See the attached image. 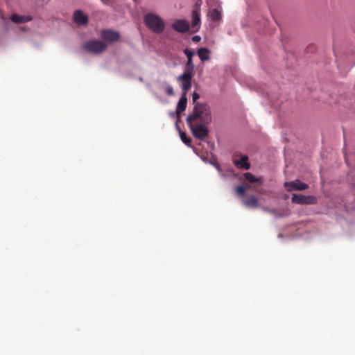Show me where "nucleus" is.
<instances>
[{
    "label": "nucleus",
    "instance_id": "obj_21",
    "mask_svg": "<svg viewBox=\"0 0 355 355\" xmlns=\"http://www.w3.org/2000/svg\"><path fill=\"white\" fill-rule=\"evenodd\" d=\"M250 188V187L248 185L246 187L241 185V186H238L236 188L235 191L237 193V194H239V196H243L245 194L246 190Z\"/></svg>",
    "mask_w": 355,
    "mask_h": 355
},
{
    "label": "nucleus",
    "instance_id": "obj_15",
    "mask_svg": "<svg viewBox=\"0 0 355 355\" xmlns=\"http://www.w3.org/2000/svg\"><path fill=\"white\" fill-rule=\"evenodd\" d=\"M245 180L250 183L256 182L259 185L263 184V180L262 178H256L250 173H245L243 175Z\"/></svg>",
    "mask_w": 355,
    "mask_h": 355
},
{
    "label": "nucleus",
    "instance_id": "obj_5",
    "mask_svg": "<svg viewBox=\"0 0 355 355\" xmlns=\"http://www.w3.org/2000/svg\"><path fill=\"white\" fill-rule=\"evenodd\" d=\"M193 122L187 123L193 135L200 140H204L209 134L208 128L206 127L207 124L199 123L196 125L193 124Z\"/></svg>",
    "mask_w": 355,
    "mask_h": 355
},
{
    "label": "nucleus",
    "instance_id": "obj_4",
    "mask_svg": "<svg viewBox=\"0 0 355 355\" xmlns=\"http://www.w3.org/2000/svg\"><path fill=\"white\" fill-rule=\"evenodd\" d=\"M83 48L89 53L98 55L105 51L107 44L103 41L92 40L84 43Z\"/></svg>",
    "mask_w": 355,
    "mask_h": 355
},
{
    "label": "nucleus",
    "instance_id": "obj_12",
    "mask_svg": "<svg viewBox=\"0 0 355 355\" xmlns=\"http://www.w3.org/2000/svg\"><path fill=\"white\" fill-rule=\"evenodd\" d=\"M234 164L236 167L245 170H248L250 167V164L248 162V157L247 155L242 156L240 159L234 160Z\"/></svg>",
    "mask_w": 355,
    "mask_h": 355
},
{
    "label": "nucleus",
    "instance_id": "obj_17",
    "mask_svg": "<svg viewBox=\"0 0 355 355\" xmlns=\"http://www.w3.org/2000/svg\"><path fill=\"white\" fill-rule=\"evenodd\" d=\"M197 53L202 62L209 60V54L210 51L207 48H200L198 50Z\"/></svg>",
    "mask_w": 355,
    "mask_h": 355
},
{
    "label": "nucleus",
    "instance_id": "obj_13",
    "mask_svg": "<svg viewBox=\"0 0 355 355\" xmlns=\"http://www.w3.org/2000/svg\"><path fill=\"white\" fill-rule=\"evenodd\" d=\"M73 19L76 23L83 25L86 24L88 21V17L81 10H76L73 14Z\"/></svg>",
    "mask_w": 355,
    "mask_h": 355
},
{
    "label": "nucleus",
    "instance_id": "obj_23",
    "mask_svg": "<svg viewBox=\"0 0 355 355\" xmlns=\"http://www.w3.org/2000/svg\"><path fill=\"white\" fill-rule=\"evenodd\" d=\"M200 98V95L196 93V92H194L192 95V100H193V103L195 104L196 101Z\"/></svg>",
    "mask_w": 355,
    "mask_h": 355
},
{
    "label": "nucleus",
    "instance_id": "obj_6",
    "mask_svg": "<svg viewBox=\"0 0 355 355\" xmlns=\"http://www.w3.org/2000/svg\"><path fill=\"white\" fill-rule=\"evenodd\" d=\"M191 85H192V83H189V86L187 87H185L184 82H181L182 94L180 99L179 100V101L178 103L177 107H176V114H177L178 116H179L180 115V114L182 112H184L187 108V94L188 91L191 87Z\"/></svg>",
    "mask_w": 355,
    "mask_h": 355
},
{
    "label": "nucleus",
    "instance_id": "obj_1",
    "mask_svg": "<svg viewBox=\"0 0 355 355\" xmlns=\"http://www.w3.org/2000/svg\"><path fill=\"white\" fill-rule=\"evenodd\" d=\"M198 119L204 124H209L211 122L210 108L207 104H196L193 112L187 118V123L194 122Z\"/></svg>",
    "mask_w": 355,
    "mask_h": 355
},
{
    "label": "nucleus",
    "instance_id": "obj_14",
    "mask_svg": "<svg viewBox=\"0 0 355 355\" xmlns=\"http://www.w3.org/2000/svg\"><path fill=\"white\" fill-rule=\"evenodd\" d=\"M11 20L17 24H22L31 21L32 17L30 16H21L17 14H12L11 16Z\"/></svg>",
    "mask_w": 355,
    "mask_h": 355
},
{
    "label": "nucleus",
    "instance_id": "obj_25",
    "mask_svg": "<svg viewBox=\"0 0 355 355\" xmlns=\"http://www.w3.org/2000/svg\"><path fill=\"white\" fill-rule=\"evenodd\" d=\"M268 211H269L270 213H274V210H268V209H266Z\"/></svg>",
    "mask_w": 355,
    "mask_h": 355
},
{
    "label": "nucleus",
    "instance_id": "obj_11",
    "mask_svg": "<svg viewBox=\"0 0 355 355\" xmlns=\"http://www.w3.org/2000/svg\"><path fill=\"white\" fill-rule=\"evenodd\" d=\"M192 26L198 30L200 24V6L198 3L196 4L192 11Z\"/></svg>",
    "mask_w": 355,
    "mask_h": 355
},
{
    "label": "nucleus",
    "instance_id": "obj_18",
    "mask_svg": "<svg viewBox=\"0 0 355 355\" xmlns=\"http://www.w3.org/2000/svg\"><path fill=\"white\" fill-rule=\"evenodd\" d=\"M161 89L164 91L167 96H171L174 94L173 88L168 83L164 82L161 85Z\"/></svg>",
    "mask_w": 355,
    "mask_h": 355
},
{
    "label": "nucleus",
    "instance_id": "obj_3",
    "mask_svg": "<svg viewBox=\"0 0 355 355\" xmlns=\"http://www.w3.org/2000/svg\"><path fill=\"white\" fill-rule=\"evenodd\" d=\"M184 53L187 57L186 70L182 74L178 77V80L180 82H184L185 87H187L189 83H192V78L195 67L192 58L194 55V53L188 49H184Z\"/></svg>",
    "mask_w": 355,
    "mask_h": 355
},
{
    "label": "nucleus",
    "instance_id": "obj_22",
    "mask_svg": "<svg viewBox=\"0 0 355 355\" xmlns=\"http://www.w3.org/2000/svg\"><path fill=\"white\" fill-rule=\"evenodd\" d=\"M180 137H181V139L182 141L185 144H187V145H189L191 141V139L190 137H188L186 135L185 132H182L180 133Z\"/></svg>",
    "mask_w": 355,
    "mask_h": 355
},
{
    "label": "nucleus",
    "instance_id": "obj_9",
    "mask_svg": "<svg viewBox=\"0 0 355 355\" xmlns=\"http://www.w3.org/2000/svg\"><path fill=\"white\" fill-rule=\"evenodd\" d=\"M101 37L110 43H113L118 41L120 38V34L117 31L110 29H105L101 31Z\"/></svg>",
    "mask_w": 355,
    "mask_h": 355
},
{
    "label": "nucleus",
    "instance_id": "obj_10",
    "mask_svg": "<svg viewBox=\"0 0 355 355\" xmlns=\"http://www.w3.org/2000/svg\"><path fill=\"white\" fill-rule=\"evenodd\" d=\"M173 28L181 33H186L189 29V24L185 19H176L172 24Z\"/></svg>",
    "mask_w": 355,
    "mask_h": 355
},
{
    "label": "nucleus",
    "instance_id": "obj_19",
    "mask_svg": "<svg viewBox=\"0 0 355 355\" xmlns=\"http://www.w3.org/2000/svg\"><path fill=\"white\" fill-rule=\"evenodd\" d=\"M101 1L104 4L113 8V9H114V10H116L117 6H118V1H117V0H101Z\"/></svg>",
    "mask_w": 355,
    "mask_h": 355
},
{
    "label": "nucleus",
    "instance_id": "obj_20",
    "mask_svg": "<svg viewBox=\"0 0 355 355\" xmlns=\"http://www.w3.org/2000/svg\"><path fill=\"white\" fill-rule=\"evenodd\" d=\"M210 17L213 20L217 21L220 19L221 15L216 8H214L210 12Z\"/></svg>",
    "mask_w": 355,
    "mask_h": 355
},
{
    "label": "nucleus",
    "instance_id": "obj_7",
    "mask_svg": "<svg viewBox=\"0 0 355 355\" xmlns=\"http://www.w3.org/2000/svg\"><path fill=\"white\" fill-rule=\"evenodd\" d=\"M291 201L293 203L299 205H315L317 203V198L313 196H304L294 193L292 196Z\"/></svg>",
    "mask_w": 355,
    "mask_h": 355
},
{
    "label": "nucleus",
    "instance_id": "obj_2",
    "mask_svg": "<svg viewBox=\"0 0 355 355\" xmlns=\"http://www.w3.org/2000/svg\"><path fill=\"white\" fill-rule=\"evenodd\" d=\"M144 21L146 27L155 33L160 34L164 31V19L155 13L149 12L144 15Z\"/></svg>",
    "mask_w": 355,
    "mask_h": 355
},
{
    "label": "nucleus",
    "instance_id": "obj_24",
    "mask_svg": "<svg viewBox=\"0 0 355 355\" xmlns=\"http://www.w3.org/2000/svg\"><path fill=\"white\" fill-rule=\"evenodd\" d=\"M200 40V37L199 36H194L193 37V41L194 42H199Z\"/></svg>",
    "mask_w": 355,
    "mask_h": 355
},
{
    "label": "nucleus",
    "instance_id": "obj_16",
    "mask_svg": "<svg viewBox=\"0 0 355 355\" xmlns=\"http://www.w3.org/2000/svg\"><path fill=\"white\" fill-rule=\"evenodd\" d=\"M245 206L252 208H256L259 207V201L256 196H250L247 200H243Z\"/></svg>",
    "mask_w": 355,
    "mask_h": 355
},
{
    "label": "nucleus",
    "instance_id": "obj_8",
    "mask_svg": "<svg viewBox=\"0 0 355 355\" xmlns=\"http://www.w3.org/2000/svg\"><path fill=\"white\" fill-rule=\"evenodd\" d=\"M284 187L288 192H291L293 191H304L309 188V185L307 184L301 182L300 180L286 182L284 184Z\"/></svg>",
    "mask_w": 355,
    "mask_h": 355
}]
</instances>
